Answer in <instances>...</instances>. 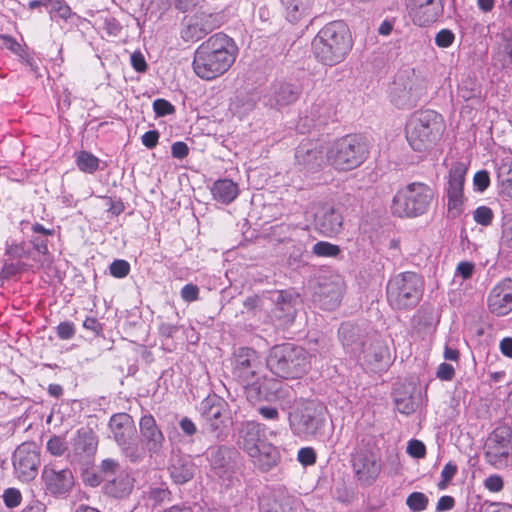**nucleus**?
<instances>
[{
	"instance_id": "nucleus-1",
	"label": "nucleus",
	"mask_w": 512,
	"mask_h": 512,
	"mask_svg": "<svg viewBox=\"0 0 512 512\" xmlns=\"http://www.w3.org/2000/svg\"><path fill=\"white\" fill-rule=\"evenodd\" d=\"M238 47L224 33H216L202 42L194 53L193 70L204 80H213L226 73L236 60Z\"/></svg>"
},
{
	"instance_id": "nucleus-2",
	"label": "nucleus",
	"mask_w": 512,
	"mask_h": 512,
	"mask_svg": "<svg viewBox=\"0 0 512 512\" xmlns=\"http://www.w3.org/2000/svg\"><path fill=\"white\" fill-rule=\"evenodd\" d=\"M260 367V358L254 349L240 347L234 353L232 378L244 388L250 401L269 400L278 390V381L260 376Z\"/></svg>"
},
{
	"instance_id": "nucleus-3",
	"label": "nucleus",
	"mask_w": 512,
	"mask_h": 512,
	"mask_svg": "<svg viewBox=\"0 0 512 512\" xmlns=\"http://www.w3.org/2000/svg\"><path fill=\"white\" fill-rule=\"evenodd\" d=\"M352 33L341 20L325 24L312 41L315 58L324 65L334 66L346 59L353 48Z\"/></svg>"
},
{
	"instance_id": "nucleus-4",
	"label": "nucleus",
	"mask_w": 512,
	"mask_h": 512,
	"mask_svg": "<svg viewBox=\"0 0 512 512\" xmlns=\"http://www.w3.org/2000/svg\"><path fill=\"white\" fill-rule=\"evenodd\" d=\"M239 447L247 453L255 468L268 472L280 460L276 446L267 440L265 426L255 421H247L239 429Z\"/></svg>"
},
{
	"instance_id": "nucleus-5",
	"label": "nucleus",
	"mask_w": 512,
	"mask_h": 512,
	"mask_svg": "<svg viewBox=\"0 0 512 512\" xmlns=\"http://www.w3.org/2000/svg\"><path fill=\"white\" fill-rule=\"evenodd\" d=\"M443 119L434 110H418L412 113L406 123V139L415 151L430 149L443 132Z\"/></svg>"
},
{
	"instance_id": "nucleus-6",
	"label": "nucleus",
	"mask_w": 512,
	"mask_h": 512,
	"mask_svg": "<svg viewBox=\"0 0 512 512\" xmlns=\"http://www.w3.org/2000/svg\"><path fill=\"white\" fill-rule=\"evenodd\" d=\"M369 144L361 134H347L336 139L327 151L328 163L338 171L359 167L368 158Z\"/></svg>"
},
{
	"instance_id": "nucleus-7",
	"label": "nucleus",
	"mask_w": 512,
	"mask_h": 512,
	"mask_svg": "<svg viewBox=\"0 0 512 512\" xmlns=\"http://www.w3.org/2000/svg\"><path fill=\"white\" fill-rule=\"evenodd\" d=\"M270 371L283 379H297L304 375L310 366L304 348L291 343L275 345L267 357Z\"/></svg>"
},
{
	"instance_id": "nucleus-8",
	"label": "nucleus",
	"mask_w": 512,
	"mask_h": 512,
	"mask_svg": "<svg viewBox=\"0 0 512 512\" xmlns=\"http://www.w3.org/2000/svg\"><path fill=\"white\" fill-rule=\"evenodd\" d=\"M435 197L434 190L426 183L412 182L397 191L392 199L394 216L415 218L424 215Z\"/></svg>"
},
{
	"instance_id": "nucleus-9",
	"label": "nucleus",
	"mask_w": 512,
	"mask_h": 512,
	"mask_svg": "<svg viewBox=\"0 0 512 512\" xmlns=\"http://www.w3.org/2000/svg\"><path fill=\"white\" fill-rule=\"evenodd\" d=\"M427 84L425 79L414 71L399 73L390 86L389 99L398 109H411L426 97Z\"/></svg>"
},
{
	"instance_id": "nucleus-10",
	"label": "nucleus",
	"mask_w": 512,
	"mask_h": 512,
	"mask_svg": "<svg viewBox=\"0 0 512 512\" xmlns=\"http://www.w3.org/2000/svg\"><path fill=\"white\" fill-rule=\"evenodd\" d=\"M421 280L417 274L406 272L393 277L386 293L391 307L395 309H407L417 304L421 297Z\"/></svg>"
},
{
	"instance_id": "nucleus-11",
	"label": "nucleus",
	"mask_w": 512,
	"mask_h": 512,
	"mask_svg": "<svg viewBox=\"0 0 512 512\" xmlns=\"http://www.w3.org/2000/svg\"><path fill=\"white\" fill-rule=\"evenodd\" d=\"M352 466L361 484H372L378 478L382 468L379 450L359 448L352 456Z\"/></svg>"
},
{
	"instance_id": "nucleus-12",
	"label": "nucleus",
	"mask_w": 512,
	"mask_h": 512,
	"mask_svg": "<svg viewBox=\"0 0 512 512\" xmlns=\"http://www.w3.org/2000/svg\"><path fill=\"white\" fill-rule=\"evenodd\" d=\"M467 167L462 162H456L449 171V181L447 187V209L451 218L458 217L462 212L463 206V186Z\"/></svg>"
},
{
	"instance_id": "nucleus-13",
	"label": "nucleus",
	"mask_w": 512,
	"mask_h": 512,
	"mask_svg": "<svg viewBox=\"0 0 512 512\" xmlns=\"http://www.w3.org/2000/svg\"><path fill=\"white\" fill-rule=\"evenodd\" d=\"M323 419L316 415V409L312 406H305L296 409L289 415L290 428L298 437H309L315 435L323 426Z\"/></svg>"
},
{
	"instance_id": "nucleus-14",
	"label": "nucleus",
	"mask_w": 512,
	"mask_h": 512,
	"mask_svg": "<svg viewBox=\"0 0 512 512\" xmlns=\"http://www.w3.org/2000/svg\"><path fill=\"white\" fill-rule=\"evenodd\" d=\"M46 490L52 495H64L74 486V476L69 468L58 469L55 464L44 466L41 475Z\"/></svg>"
},
{
	"instance_id": "nucleus-15",
	"label": "nucleus",
	"mask_w": 512,
	"mask_h": 512,
	"mask_svg": "<svg viewBox=\"0 0 512 512\" xmlns=\"http://www.w3.org/2000/svg\"><path fill=\"white\" fill-rule=\"evenodd\" d=\"M40 464L39 453L32 444H21L14 453L13 465L18 477L23 481H29L37 475Z\"/></svg>"
},
{
	"instance_id": "nucleus-16",
	"label": "nucleus",
	"mask_w": 512,
	"mask_h": 512,
	"mask_svg": "<svg viewBox=\"0 0 512 512\" xmlns=\"http://www.w3.org/2000/svg\"><path fill=\"white\" fill-rule=\"evenodd\" d=\"M512 454V430L497 427L488 438L486 457L492 463L501 462Z\"/></svg>"
},
{
	"instance_id": "nucleus-17",
	"label": "nucleus",
	"mask_w": 512,
	"mask_h": 512,
	"mask_svg": "<svg viewBox=\"0 0 512 512\" xmlns=\"http://www.w3.org/2000/svg\"><path fill=\"white\" fill-rule=\"evenodd\" d=\"M410 15L421 27L434 23L443 12L442 0H410Z\"/></svg>"
},
{
	"instance_id": "nucleus-18",
	"label": "nucleus",
	"mask_w": 512,
	"mask_h": 512,
	"mask_svg": "<svg viewBox=\"0 0 512 512\" xmlns=\"http://www.w3.org/2000/svg\"><path fill=\"white\" fill-rule=\"evenodd\" d=\"M488 307L498 316H504L512 310V280L505 279L491 290Z\"/></svg>"
},
{
	"instance_id": "nucleus-19",
	"label": "nucleus",
	"mask_w": 512,
	"mask_h": 512,
	"mask_svg": "<svg viewBox=\"0 0 512 512\" xmlns=\"http://www.w3.org/2000/svg\"><path fill=\"white\" fill-rule=\"evenodd\" d=\"M109 427L115 441L119 445H126L136 433L132 416L128 413L113 414L109 420Z\"/></svg>"
},
{
	"instance_id": "nucleus-20",
	"label": "nucleus",
	"mask_w": 512,
	"mask_h": 512,
	"mask_svg": "<svg viewBox=\"0 0 512 512\" xmlns=\"http://www.w3.org/2000/svg\"><path fill=\"white\" fill-rule=\"evenodd\" d=\"M316 229L325 237H334L343 230V216L333 207H326L316 218Z\"/></svg>"
},
{
	"instance_id": "nucleus-21",
	"label": "nucleus",
	"mask_w": 512,
	"mask_h": 512,
	"mask_svg": "<svg viewBox=\"0 0 512 512\" xmlns=\"http://www.w3.org/2000/svg\"><path fill=\"white\" fill-rule=\"evenodd\" d=\"M135 478L127 471H120L104 485V493L115 499H125L134 489Z\"/></svg>"
},
{
	"instance_id": "nucleus-22",
	"label": "nucleus",
	"mask_w": 512,
	"mask_h": 512,
	"mask_svg": "<svg viewBox=\"0 0 512 512\" xmlns=\"http://www.w3.org/2000/svg\"><path fill=\"white\" fill-rule=\"evenodd\" d=\"M140 433L146 440V445L150 451L157 452L163 445L164 435L159 429L155 418L151 414H146L141 417Z\"/></svg>"
},
{
	"instance_id": "nucleus-23",
	"label": "nucleus",
	"mask_w": 512,
	"mask_h": 512,
	"mask_svg": "<svg viewBox=\"0 0 512 512\" xmlns=\"http://www.w3.org/2000/svg\"><path fill=\"white\" fill-rule=\"evenodd\" d=\"M261 512H295L294 500L281 491H274L262 497Z\"/></svg>"
},
{
	"instance_id": "nucleus-24",
	"label": "nucleus",
	"mask_w": 512,
	"mask_h": 512,
	"mask_svg": "<svg viewBox=\"0 0 512 512\" xmlns=\"http://www.w3.org/2000/svg\"><path fill=\"white\" fill-rule=\"evenodd\" d=\"M224 405L221 401L205 400L201 412V420L208 431L219 430L224 423Z\"/></svg>"
},
{
	"instance_id": "nucleus-25",
	"label": "nucleus",
	"mask_w": 512,
	"mask_h": 512,
	"mask_svg": "<svg viewBox=\"0 0 512 512\" xmlns=\"http://www.w3.org/2000/svg\"><path fill=\"white\" fill-rule=\"evenodd\" d=\"M206 23L207 16L205 14L193 16L181 31L182 39L186 42H195L202 39L212 30Z\"/></svg>"
},
{
	"instance_id": "nucleus-26",
	"label": "nucleus",
	"mask_w": 512,
	"mask_h": 512,
	"mask_svg": "<svg viewBox=\"0 0 512 512\" xmlns=\"http://www.w3.org/2000/svg\"><path fill=\"white\" fill-rule=\"evenodd\" d=\"M169 473L174 483L185 484L194 477L195 465L189 459L178 457L173 459Z\"/></svg>"
},
{
	"instance_id": "nucleus-27",
	"label": "nucleus",
	"mask_w": 512,
	"mask_h": 512,
	"mask_svg": "<svg viewBox=\"0 0 512 512\" xmlns=\"http://www.w3.org/2000/svg\"><path fill=\"white\" fill-rule=\"evenodd\" d=\"M213 198L222 204H230L238 194V185L230 179H220L214 182L211 189Z\"/></svg>"
},
{
	"instance_id": "nucleus-28",
	"label": "nucleus",
	"mask_w": 512,
	"mask_h": 512,
	"mask_svg": "<svg viewBox=\"0 0 512 512\" xmlns=\"http://www.w3.org/2000/svg\"><path fill=\"white\" fill-rule=\"evenodd\" d=\"M296 295L287 290L278 291L275 306L277 316L284 318L286 321H292L296 314L295 309Z\"/></svg>"
},
{
	"instance_id": "nucleus-29",
	"label": "nucleus",
	"mask_w": 512,
	"mask_h": 512,
	"mask_svg": "<svg viewBox=\"0 0 512 512\" xmlns=\"http://www.w3.org/2000/svg\"><path fill=\"white\" fill-rule=\"evenodd\" d=\"M501 42L494 55V61L502 68L512 64V29H506L500 34Z\"/></svg>"
},
{
	"instance_id": "nucleus-30",
	"label": "nucleus",
	"mask_w": 512,
	"mask_h": 512,
	"mask_svg": "<svg viewBox=\"0 0 512 512\" xmlns=\"http://www.w3.org/2000/svg\"><path fill=\"white\" fill-rule=\"evenodd\" d=\"M289 21L297 22L311 14L312 0H283Z\"/></svg>"
},
{
	"instance_id": "nucleus-31",
	"label": "nucleus",
	"mask_w": 512,
	"mask_h": 512,
	"mask_svg": "<svg viewBox=\"0 0 512 512\" xmlns=\"http://www.w3.org/2000/svg\"><path fill=\"white\" fill-rule=\"evenodd\" d=\"M333 114L332 105L323 97L317 98L311 106L312 117L320 123H326Z\"/></svg>"
},
{
	"instance_id": "nucleus-32",
	"label": "nucleus",
	"mask_w": 512,
	"mask_h": 512,
	"mask_svg": "<svg viewBox=\"0 0 512 512\" xmlns=\"http://www.w3.org/2000/svg\"><path fill=\"white\" fill-rule=\"evenodd\" d=\"M78 169L84 173L93 174L99 169V159L87 151H80L75 158Z\"/></svg>"
},
{
	"instance_id": "nucleus-33",
	"label": "nucleus",
	"mask_w": 512,
	"mask_h": 512,
	"mask_svg": "<svg viewBox=\"0 0 512 512\" xmlns=\"http://www.w3.org/2000/svg\"><path fill=\"white\" fill-rule=\"evenodd\" d=\"M299 97L298 90L288 83L281 84L275 92V100L279 105H288Z\"/></svg>"
},
{
	"instance_id": "nucleus-34",
	"label": "nucleus",
	"mask_w": 512,
	"mask_h": 512,
	"mask_svg": "<svg viewBox=\"0 0 512 512\" xmlns=\"http://www.w3.org/2000/svg\"><path fill=\"white\" fill-rule=\"evenodd\" d=\"M318 301L321 307L325 309H333L340 303L341 293L338 287L332 286L327 290H323L318 294Z\"/></svg>"
},
{
	"instance_id": "nucleus-35",
	"label": "nucleus",
	"mask_w": 512,
	"mask_h": 512,
	"mask_svg": "<svg viewBox=\"0 0 512 512\" xmlns=\"http://www.w3.org/2000/svg\"><path fill=\"white\" fill-rule=\"evenodd\" d=\"M312 253L318 257L337 258L341 249L338 245L328 241H318L313 245Z\"/></svg>"
},
{
	"instance_id": "nucleus-36",
	"label": "nucleus",
	"mask_w": 512,
	"mask_h": 512,
	"mask_svg": "<svg viewBox=\"0 0 512 512\" xmlns=\"http://www.w3.org/2000/svg\"><path fill=\"white\" fill-rule=\"evenodd\" d=\"M428 503V497L422 492H413L406 499L407 506L413 512H421L425 510Z\"/></svg>"
},
{
	"instance_id": "nucleus-37",
	"label": "nucleus",
	"mask_w": 512,
	"mask_h": 512,
	"mask_svg": "<svg viewBox=\"0 0 512 512\" xmlns=\"http://www.w3.org/2000/svg\"><path fill=\"white\" fill-rule=\"evenodd\" d=\"M0 39L3 41L5 48L25 60L27 63H30V58L27 52L14 37L9 35H0Z\"/></svg>"
},
{
	"instance_id": "nucleus-38",
	"label": "nucleus",
	"mask_w": 512,
	"mask_h": 512,
	"mask_svg": "<svg viewBox=\"0 0 512 512\" xmlns=\"http://www.w3.org/2000/svg\"><path fill=\"white\" fill-rule=\"evenodd\" d=\"M46 448L55 457L62 456L68 449L65 439L60 436L51 437L47 441Z\"/></svg>"
},
{
	"instance_id": "nucleus-39",
	"label": "nucleus",
	"mask_w": 512,
	"mask_h": 512,
	"mask_svg": "<svg viewBox=\"0 0 512 512\" xmlns=\"http://www.w3.org/2000/svg\"><path fill=\"white\" fill-rule=\"evenodd\" d=\"M171 498V491L167 486L162 485L161 487H154L148 491V499L151 500L155 505H159L163 502L169 501Z\"/></svg>"
},
{
	"instance_id": "nucleus-40",
	"label": "nucleus",
	"mask_w": 512,
	"mask_h": 512,
	"mask_svg": "<svg viewBox=\"0 0 512 512\" xmlns=\"http://www.w3.org/2000/svg\"><path fill=\"white\" fill-rule=\"evenodd\" d=\"M78 439L84 452H90L96 449L97 441L92 430H79Z\"/></svg>"
},
{
	"instance_id": "nucleus-41",
	"label": "nucleus",
	"mask_w": 512,
	"mask_h": 512,
	"mask_svg": "<svg viewBox=\"0 0 512 512\" xmlns=\"http://www.w3.org/2000/svg\"><path fill=\"white\" fill-rule=\"evenodd\" d=\"M394 402L397 410L403 414H410L414 411V401L411 395H399L394 393Z\"/></svg>"
},
{
	"instance_id": "nucleus-42",
	"label": "nucleus",
	"mask_w": 512,
	"mask_h": 512,
	"mask_svg": "<svg viewBox=\"0 0 512 512\" xmlns=\"http://www.w3.org/2000/svg\"><path fill=\"white\" fill-rule=\"evenodd\" d=\"M109 272L115 278H124L130 273V264L126 260L116 259L110 264Z\"/></svg>"
},
{
	"instance_id": "nucleus-43",
	"label": "nucleus",
	"mask_w": 512,
	"mask_h": 512,
	"mask_svg": "<svg viewBox=\"0 0 512 512\" xmlns=\"http://www.w3.org/2000/svg\"><path fill=\"white\" fill-rule=\"evenodd\" d=\"M493 218V211L487 206H480L473 212L474 221L482 226H489Z\"/></svg>"
},
{
	"instance_id": "nucleus-44",
	"label": "nucleus",
	"mask_w": 512,
	"mask_h": 512,
	"mask_svg": "<svg viewBox=\"0 0 512 512\" xmlns=\"http://www.w3.org/2000/svg\"><path fill=\"white\" fill-rule=\"evenodd\" d=\"M3 502L8 508H16L22 502V494L17 488H7L3 493Z\"/></svg>"
},
{
	"instance_id": "nucleus-45",
	"label": "nucleus",
	"mask_w": 512,
	"mask_h": 512,
	"mask_svg": "<svg viewBox=\"0 0 512 512\" xmlns=\"http://www.w3.org/2000/svg\"><path fill=\"white\" fill-rule=\"evenodd\" d=\"M457 466L452 462H448L442 469L441 472V480L438 482L437 486L440 490H444L447 488L448 484L451 482L453 477L457 473Z\"/></svg>"
},
{
	"instance_id": "nucleus-46",
	"label": "nucleus",
	"mask_w": 512,
	"mask_h": 512,
	"mask_svg": "<svg viewBox=\"0 0 512 512\" xmlns=\"http://www.w3.org/2000/svg\"><path fill=\"white\" fill-rule=\"evenodd\" d=\"M498 182L504 187L512 182V163L503 161L497 169Z\"/></svg>"
},
{
	"instance_id": "nucleus-47",
	"label": "nucleus",
	"mask_w": 512,
	"mask_h": 512,
	"mask_svg": "<svg viewBox=\"0 0 512 512\" xmlns=\"http://www.w3.org/2000/svg\"><path fill=\"white\" fill-rule=\"evenodd\" d=\"M76 333L74 323L69 321L60 322L56 327V335L60 340H70Z\"/></svg>"
},
{
	"instance_id": "nucleus-48",
	"label": "nucleus",
	"mask_w": 512,
	"mask_h": 512,
	"mask_svg": "<svg viewBox=\"0 0 512 512\" xmlns=\"http://www.w3.org/2000/svg\"><path fill=\"white\" fill-rule=\"evenodd\" d=\"M297 460L303 466H312L316 463L317 455L312 447H303L297 453Z\"/></svg>"
},
{
	"instance_id": "nucleus-49",
	"label": "nucleus",
	"mask_w": 512,
	"mask_h": 512,
	"mask_svg": "<svg viewBox=\"0 0 512 512\" xmlns=\"http://www.w3.org/2000/svg\"><path fill=\"white\" fill-rule=\"evenodd\" d=\"M153 110L158 117L167 116L175 112L174 106L169 101L162 98L154 100Z\"/></svg>"
},
{
	"instance_id": "nucleus-50",
	"label": "nucleus",
	"mask_w": 512,
	"mask_h": 512,
	"mask_svg": "<svg viewBox=\"0 0 512 512\" xmlns=\"http://www.w3.org/2000/svg\"><path fill=\"white\" fill-rule=\"evenodd\" d=\"M454 33L449 29L440 30L435 36V43L440 48H447L454 42Z\"/></svg>"
},
{
	"instance_id": "nucleus-51",
	"label": "nucleus",
	"mask_w": 512,
	"mask_h": 512,
	"mask_svg": "<svg viewBox=\"0 0 512 512\" xmlns=\"http://www.w3.org/2000/svg\"><path fill=\"white\" fill-rule=\"evenodd\" d=\"M407 453L414 458H423L426 454V447L422 441L412 439L408 442Z\"/></svg>"
},
{
	"instance_id": "nucleus-52",
	"label": "nucleus",
	"mask_w": 512,
	"mask_h": 512,
	"mask_svg": "<svg viewBox=\"0 0 512 512\" xmlns=\"http://www.w3.org/2000/svg\"><path fill=\"white\" fill-rule=\"evenodd\" d=\"M473 183L478 191H485L490 184L489 173L486 170L476 172L473 178Z\"/></svg>"
},
{
	"instance_id": "nucleus-53",
	"label": "nucleus",
	"mask_w": 512,
	"mask_h": 512,
	"mask_svg": "<svg viewBox=\"0 0 512 512\" xmlns=\"http://www.w3.org/2000/svg\"><path fill=\"white\" fill-rule=\"evenodd\" d=\"M180 293L182 299L186 302H194L199 299V288L192 283L184 285Z\"/></svg>"
},
{
	"instance_id": "nucleus-54",
	"label": "nucleus",
	"mask_w": 512,
	"mask_h": 512,
	"mask_svg": "<svg viewBox=\"0 0 512 512\" xmlns=\"http://www.w3.org/2000/svg\"><path fill=\"white\" fill-rule=\"evenodd\" d=\"M455 369L451 364L441 363L436 371V376L440 380L450 381L454 378Z\"/></svg>"
},
{
	"instance_id": "nucleus-55",
	"label": "nucleus",
	"mask_w": 512,
	"mask_h": 512,
	"mask_svg": "<svg viewBox=\"0 0 512 512\" xmlns=\"http://www.w3.org/2000/svg\"><path fill=\"white\" fill-rule=\"evenodd\" d=\"M119 467L120 465L118 461L111 458H107L102 460L100 464V471L105 477H107L116 473L119 470Z\"/></svg>"
},
{
	"instance_id": "nucleus-56",
	"label": "nucleus",
	"mask_w": 512,
	"mask_h": 512,
	"mask_svg": "<svg viewBox=\"0 0 512 512\" xmlns=\"http://www.w3.org/2000/svg\"><path fill=\"white\" fill-rule=\"evenodd\" d=\"M171 154L176 159H184L189 154L188 145L183 141H177L171 146Z\"/></svg>"
},
{
	"instance_id": "nucleus-57",
	"label": "nucleus",
	"mask_w": 512,
	"mask_h": 512,
	"mask_svg": "<svg viewBox=\"0 0 512 512\" xmlns=\"http://www.w3.org/2000/svg\"><path fill=\"white\" fill-rule=\"evenodd\" d=\"M484 486L491 492H499L503 488V479L499 475H491L485 479Z\"/></svg>"
},
{
	"instance_id": "nucleus-58",
	"label": "nucleus",
	"mask_w": 512,
	"mask_h": 512,
	"mask_svg": "<svg viewBox=\"0 0 512 512\" xmlns=\"http://www.w3.org/2000/svg\"><path fill=\"white\" fill-rule=\"evenodd\" d=\"M141 140L145 147L152 149L158 144L159 132L157 130H149L142 135Z\"/></svg>"
},
{
	"instance_id": "nucleus-59",
	"label": "nucleus",
	"mask_w": 512,
	"mask_h": 512,
	"mask_svg": "<svg viewBox=\"0 0 512 512\" xmlns=\"http://www.w3.org/2000/svg\"><path fill=\"white\" fill-rule=\"evenodd\" d=\"M131 65L135 71L140 73L147 70V63L141 52H134L131 55Z\"/></svg>"
},
{
	"instance_id": "nucleus-60",
	"label": "nucleus",
	"mask_w": 512,
	"mask_h": 512,
	"mask_svg": "<svg viewBox=\"0 0 512 512\" xmlns=\"http://www.w3.org/2000/svg\"><path fill=\"white\" fill-rule=\"evenodd\" d=\"M474 264L472 262L463 261L457 265L456 274L460 275L463 279H469L474 272Z\"/></svg>"
},
{
	"instance_id": "nucleus-61",
	"label": "nucleus",
	"mask_w": 512,
	"mask_h": 512,
	"mask_svg": "<svg viewBox=\"0 0 512 512\" xmlns=\"http://www.w3.org/2000/svg\"><path fill=\"white\" fill-rule=\"evenodd\" d=\"M83 327L94 332L96 335L101 334L103 327L96 317L87 316L83 321Z\"/></svg>"
},
{
	"instance_id": "nucleus-62",
	"label": "nucleus",
	"mask_w": 512,
	"mask_h": 512,
	"mask_svg": "<svg viewBox=\"0 0 512 512\" xmlns=\"http://www.w3.org/2000/svg\"><path fill=\"white\" fill-rule=\"evenodd\" d=\"M53 10L63 19H68L71 16V8L64 0H56Z\"/></svg>"
},
{
	"instance_id": "nucleus-63",
	"label": "nucleus",
	"mask_w": 512,
	"mask_h": 512,
	"mask_svg": "<svg viewBox=\"0 0 512 512\" xmlns=\"http://www.w3.org/2000/svg\"><path fill=\"white\" fill-rule=\"evenodd\" d=\"M455 505V500L452 496H442L437 502L436 505V511L437 512H444L451 510Z\"/></svg>"
},
{
	"instance_id": "nucleus-64",
	"label": "nucleus",
	"mask_w": 512,
	"mask_h": 512,
	"mask_svg": "<svg viewBox=\"0 0 512 512\" xmlns=\"http://www.w3.org/2000/svg\"><path fill=\"white\" fill-rule=\"evenodd\" d=\"M482 512H512V505L504 503H489L483 507Z\"/></svg>"
}]
</instances>
